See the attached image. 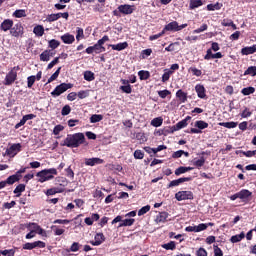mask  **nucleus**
Returning a JSON list of instances; mask_svg holds the SVG:
<instances>
[{
	"mask_svg": "<svg viewBox=\"0 0 256 256\" xmlns=\"http://www.w3.org/2000/svg\"><path fill=\"white\" fill-rule=\"evenodd\" d=\"M85 143V134L75 133L68 134L66 138L61 142L62 147L77 148L79 145Z\"/></svg>",
	"mask_w": 256,
	"mask_h": 256,
	"instance_id": "nucleus-1",
	"label": "nucleus"
},
{
	"mask_svg": "<svg viewBox=\"0 0 256 256\" xmlns=\"http://www.w3.org/2000/svg\"><path fill=\"white\" fill-rule=\"evenodd\" d=\"M55 175H57V169L49 168L38 172L36 174V177H38L39 183H45L46 181H51V179H55Z\"/></svg>",
	"mask_w": 256,
	"mask_h": 256,
	"instance_id": "nucleus-2",
	"label": "nucleus"
},
{
	"mask_svg": "<svg viewBox=\"0 0 256 256\" xmlns=\"http://www.w3.org/2000/svg\"><path fill=\"white\" fill-rule=\"evenodd\" d=\"M73 88V84L71 83H62L60 85H58L54 91L51 92V95H53L54 97H59V95H62V93H65V91H67L68 89Z\"/></svg>",
	"mask_w": 256,
	"mask_h": 256,
	"instance_id": "nucleus-3",
	"label": "nucleus"
},
{
	"mask_svg": "<svg viewBox=\"0 0 256 256\" xmlns=\"http://www.w3.org/2000/svg\"><path fill=\"white\" fill-rule=\"evenodd\" d=\"M185 27H187V24L179 25V23L177 21H172L164 27L163 31H164V33H165V31L176 32V31H181V30L185 29Z\"/></svg>",
	"mask_w": 256,
	"mask_h": 256,
	"instance_id": "nucleus-4",
	"label": "nucleus"
},
{
	"mask_svg": "<svg viewBox=\"0 0 256 256\" xmlns=\"http://www.w3.org/2000/svg\"><path fill=\"white\" fill-rule=\"evenodd\" d=\"M19 151H21V145L19 143L12 144L9 148L6 149L4 156L7 155L8 157H15Z\"/></svg>",
	"mask_w": 256,
	"mask_h": 256,
	"instance_id": "nucleus-5",
	"label": "nucleus"
},
{
	"mask_svg": "<svg viewBox=\"0 0 256 256\" xmlns=\"http://www.w3.org/2000/svg\"><path fill=\"white\" fill-rule=\"evenodd\" d=\"M177 201H186L187 199H193V192L191 191H179L175 194Z\"/></svg>",
	"mask_w": 256,
	"mask_h": 256,
	"instance_id": "nucleus-6",
	"label": "nucleus"
},
{
	"mask_svg": "<svg viewBox=\"0 0 256 256\" xmlns=\"http://www.w3.org/2000/svg\"><path fill=\"white\" fill-rule=\"evenodd\" d=\"M118 11L122 15H131L135 11V6L129 4L120 5L118 6Z\"/></svg>",
	"mask_w": 256,
	"mask_h": 256,
	"instance_id": "nucleus-7",
	"label": "nucleus"
},
{
	"mask_svg": "<svg viewBox=\"0 0 256 256\" xmlns=\"http://www.w3.org/2000/svg\"><path fill=\"white\" fill-rule=\"evenodd\" d=\"M10 35H12V37H21V35H23V25H21V23L15 24L10 30Z\"/></svg>",
	"mask_w": 256,
	"mask_h": 256,
	"instance_id": "nucleus-8",
	"label": "nucleus"
},
{
	"mask_svg": "<svg viewBox=\"0 0 256 256\" xmlns=\"http://www.w3.org/2000/svg\"><path fill=\"white\" fill-rule=\"evenodd\" d=\"M17 79V72L10 71L4 80V85H13Z\"/></svg>",
	"mask_w": 256,
	"mask_h": 256,
	"instance_id": "nucleus-9",
	"label": "nucleus"
},
{
	"mask_svg": "<svg viewBox=\"0 0 256 256\" xmlns=\"http://www.w3.org/2000/svg\"><path fill=\"white\" fill-rule=\"evenodd\" d=\"M103 164V159L101 158H85V165L88 167H95V165Z\"/></svg>",
	"mask_w": 256,
	"mask_h": 256,
	"instance_id": "nucleus-10",
	"label": "nucleus"
},
{
	"mask_svg": "<svg viewBox=\"0 0 256 256\" xmlns=\"http://www.w3.org/2000/svg\"><path fill=\"white\" fill-rule=\"evenodd\" d=\"M12 28H13V20L11 19H5L0 25L1 31H4V32L11 31Z\"/></svg>",
	"mask_w": 256,
	"mask_h": 256,
	"instance_id": "nucleus-11",
	"label": "nucleus"
},
{
	"mask_svg": "<svg viewBox=\"0 0 256 256\" xmlns=\"http://www.w3.org/2000/svg\"><path fill=\"white\" fill-rule=\"evenodd\" d=\"M61 41H63L65 45H73V43H75V36L73 34L66 33L61 36Z\"/></svg>",
	"mask_w": 256,
	"mask_h": 256,
	"instance_id": "nucleus-12",
	"label": "nucleus"
},
{
	"mask_svg": "<svg viewBox=\"0 0 256 256\" xmlns=\"http://www.w3.org/2000/svg\"><path fill=\"white\" fill-rule=\"evenodd\" d=\"M95 241H91V245H93L94 247H99V245H101L103 243V241H105V235H103V233H98L95 235L94 237Z\"/></svg>",
	"mask_w": 256,
	"mask_h": 256,
	"instance_id": "nucleus-13",
	"label": "nucleus"
},
{
	"mask_svg": "<svg viewBox=\"0 0 256 256\" xmlns=\"http://www.w3.org/2000/svg\"><path fill=\"white\" fill-rule=\"evenodd\" d=\"M187 181H191V177H184V178H179L177 180H173L169 183L168 187H179L181 183H186Z\"/></svg>",
	"mask_w": 256,
	"mask_h": 256,
	"instance_id": "nucleus-14",
	"label": "nucleus"
},
{
	"mask_svg": "<svg viewBox=\"0 0 256 256\" xmlns=\"http://www.w3.org/2000/svg\"><path fill=\"white\" fill-rule=\"evenodd\" d=\"M195 91L197 93V96L199 97V99H205V97L207 96L205 94V86L198 84L195 86Z\"/></svg>",
	"mask_w": 256,
	"mask_h": 256,
	"instance_id": "nucleus-15",
	"label": "nucleus"
},
{
	"mask_svg": "<svg viewBox=\"0 0 256 256\" xmlns=\"http://www.w3.org/2000/svg\"><path fill=\"white\" fill-rule=\"evenodd\" d=\"M238 195L239 199H241L242 201H247L249 197L253 195V193L247 189H243L240 192H238Z\"/></svg>",
	"mask_w": 256,
	"mask_h": 256,
	"instance_id": "nucleus-16",
	"label": "nucleus"
},
{
	"mask_svg": "<svg viewBox=\"0 0 256 256\" xmlns=\"http://www.w3.org/2000/svg\"><path fill=\"white\" fill-rule=\"evenodd\" d=\"M110 47L113 49V51H123L129 47V44L127 42H122L118 44H111Z\"/></svg>",
	"mask_w": 256,
	"mask_h": 256,
	"instance_id": "nucleus-17",
	"label": "nucleus"
},
{
	"mask_svg": "<svg viewBox=\"0 0 256 256\" xmlns=\"http://www.w3.org/2000/svg\"><path fill=\"white\" fill-rule=\"evenodd\" d=\"M242 55H253L256 53V44L241 49Z\"/></svg>",
	"mask_w": 256,
	"mask_h": 256,
	"instance_id": "nucleus-18",
	"label": "nucleus"
},
{
	"mask_svg": "<svg viewBox=\"0 0 256 256\" xmlns=\"http://www.w3.org/2000/svg\"><path fill=\"white\" fill-rule=\"evenodd\" d=\"M167 217H169V214L167 212H160L156 216V223H166L167 222Z\"/></svg>",
	"mask_w": 256,
	"mask_h": 256,
	"instance_id": "nucleus-19",
	"label": "nucleus"
},
{
	"mask_svg": "<svg viewBox=\"0 0 256 256\" xmlns=\"http://www.w3.org/2000/svg\"><path fill=\"white\" fill-rule=\"evenodd\" d=\"M203 5V0H190L189 1V9L193 11V9H197Z\"/></svg>",
	"mask_w": 256,
	"mask_h": 256,
	"instance_id": "nucleus-20",
	"label": "nucleus"
},
{
	"mask_svg": "<svg viewBox=\"0 0 256 256\" xmlns=\"http://www.w3.org/2000/svg\"><path fill=\"white\" fill-rule=\"evenodd\" d=\"M21 179V175L14 174L12 176H9L6 180L7 185H13V183H17Z\"/></svg>",
	"mask_w": 256,
	"mask_h": 256,
	"instance_id": "nucleus-21",
	"label": "nucleus"
},
{
	"mask_svg": "<svg viewBox=\"0 0 256 256\" xmlns=\"http://www.w3.org/2000/svg\"><path fill=\"white\" fill-rule=\"evenodd\" d=\"M33 33L36 34L37 37H43V35L45 34V28H43V26L41 25L35 26L33 29Z\"/></svg>",
	"mask_w": 256,
	"mask_h": 256,
	"instance_id": "nucleus-22",
	"label": "nucleus"
},
{
	"mask_svg": "<svg viewBox=\"0 0 256 256\" xmlns=\"http://www.w3.org/2000/svg\"><path fill=\"white\" fill-rule=\"evenodd\" d=\"M187 171H193V167H179L175 170V175H183V173H187Z\"/></svg>",
	"mask_w": 256,
	"mask_h": 256,
	"instance_id": "nucleus-23",
	"label": "nucleus"
},
{
	"mask_svg": "<svg viewBox=\"0 0 256 256\" xmlns=\"http://www.w3.org/2000/svg\"><path fill=\"white\" fill-rule=\"evenodd\" d=\"M223 7V4L217 2L216 4H208L207 9L208 11H219Z\"/></svg>",
	"mask_w": 256,
	"mask_h": 256,
	"instance_id": "nucleus-24",
	"label": "nucleus"
},
{
	"mask_svg": "<svg viewBox=\"0 0 256 256\" xmlns=\"http://www.w3.org/2000/svg\"><path fill=\"white\" fill-rule=\"evenodd\" d=\"M194 127H197L198 129H207L209 127V124L203 120H198L195 122Z\"/></svg>",
	"mask_w": 256,
	"mask_h": 256,
	"instance_id": "nucleus-25",
	"label": "nucleus"
},
{
	"mask_svg": "<svg viewBox=\"0 0 256 256\" xmlns=\"http://www.w3.org/2000/svg\"><path fill=\"white\" fill-rule=\"evenodd\" d=\"M162 248L166 249V251H175L176 244H175L174 241H170V242H168L166 244H163Z\"/></svg>",
	"mask_w": 256,
	"mask_h": 256,
	"instance_id": "nucleus-26",
	"label": "nucleus"
},
{
	"mask_svg": "<svg viewBox=\"0 0 256 256\" xmlns=\"http://www.w3.org/2000/svg\"><path fill=\"white\" fill-rule=\"evenodd\" d=\"M135 223V219L130 218V219H124L122 222L119 224V227H131Z\"/></svg>",
	"mask_w": 256,
	"mask_h": 256,
	"instance_id": "nucleus-27",
	"label": "nucleus"
},
{
	"mask_svg": "<svg viewBox=\"0 0 256 256\" xmlns=\"http://www.w3.org/2000/svg\"><path fill=\"white\" fill-rule=\"evenodd\" d=\"M220 127H226V129H235L237 122H220Z\"/></svg>",
	"mask_w": 256,
	"mask_h": 256,
	"instance_id": "nucleus-28",
	"label": "nucleus"
},
{
	"mask_svg": "<svg viewBox=\"0 0 256 256\" xmlns=\"http://www.w3.org/2000/svg\"><path fill=\"white\" fill-rule=\"evenodd\" d=\"M176 97L182 102L185 103L187 101V93L183 92V90H178L176 93Z\"/></svg>",
	"mask_w": 256,
	"mask_h": 256,
	"instance_id": "nucleus-29",
	"label": "nucleus"
},
{
	"mask_svg": "<svg viewBox=\"0 0 256 256\" xmlns=\"http://www.w3.org/2000/svg\"><path fill=\"white\" fill-rule=\"evenodd\" d=\"M13 17H16V19H21V17H27V12L25 9L16 10L13 13Z\"/></svg>",
	"mask_w": 256,
	"mask_h": 256,
	"instance_id": "nucleus-30",
	"label": "nucleus"
},
{
	"mask_svg": "<svg viewBox=\"0 0 256 256\" xmlns=\"http://www.w3.org/2000/svg\"><path fill=\"white\" fill-rule=\"evenodd\" d=\"M242 239H245V233H240L238 235H234L231 237V243H239V241H242Z\"/></svg>",
	"mask_w": 256,
	"mask_h": 256,
	"instance_id": "nucleus-31",
	"label": "nucleus"
},
{
	"mask_svg": "<svg viewBox=\"0 0 256 256\" xmlns=\"http://www.w3.org/2000/svg\"><path fill=\"white\" fill-rule=\"evenodd\" d=\"M81 39H85V33L83 28L77 27L76 28V40L80 41Z\"/></svg>",
	"mask_w": 256,
	"mask_h": 256,
	"instance_id": "nucleus-32",
	"label": "nucleus"
},
{
	"mask_svg": "<svg viewBox=\"0 0 256 256\" xmlns=\"http://www.w3.org/2000/svg\"><path fill=\"white\" fill-rule=\"evenodd\" d=\"M51 59V52L48 50H45L40 55V61H49Z\"/></svg>",
	"mask_w": 256,
	"mask_h": 256,
	"instance_id": "nucleus-33",
	"label": "nucleus"
},
{
	"mask_svg": "<svg viewBox=\"0 0 256 256\" xmlns=\"http://www.w3.org/2000/svg\"><path fill=\"white\" fill-rule=\"evenodd\" d=\"M99 121H103V115L94 114L90 117V123H99Z\"/></svg>",
	"mask_w": 256,
	"mask_h": 256,
	"instance_id": "nucleus-34",
	"label": "nucleus"
},
{
	"mask_svg": "<svg viewBox=\"0 0 256 256\" xmlns=\"http://www.w3.org/2000/svg\"><path fill=\"white\" fill-rule=\"evenodd\" d=\"M25 191V184H19L15 189L14 193L16 194L17 197H21V193Z\"/></svg>",
	"mask_w": 256,
	"mask_h": 256,
	"instance_id": "nucleus-35",
	"label": "nucleus"
},
{
	"mask_svg": "<svg viewBox=\"0 0 256 256\" xmlns=\"http://www.w3.org/2000/svg\"><path fill=\"white\" fill-rule=\"evenodd\" d=\"M172 73H173L172 70L165 69L164 74L162 75V82L167 83V80L171 77Z\"/></svg>",
	"mask_w": 256,
	"mask_h": 256,
	"instance_id": "nucleus-36",
	"label": "nucleus"
},
{
	"mask_svg": "<svg viewBox=\"0 0 256 256\" xmlns=\"http://www.w3.org/2000/svg\"><path fill=\"white\" fill-rule=\"evenodd\" d=\"M84 79H85V81H94L95 74L91 71H86V72H84Z\"/></svg>",
	"mask_w": 256,
	"mask_h": 256,
	"instance_id": "nucleus-37",
	"label": "nucleus"
},
{
	"mask_svg": "<svg viewBox=\"0 0 256 256\" xmlns=\"http://www.w3.org/2000/svg\"><path fill=\"white\" fill-rule=\"evenodd\" d=\"M138 76L141 79V81H146L150 77L149 71L141 70L138 72Z\"/></svg>",
	"mask_w": 256,
	"mask_h": 256,
	"instance_id": "nucleus-38",
	"label": "nucleus"
},
{
	"mask_svg": "<svg viewBox=\"0 0 256 256\" xmlns=\"http://www.w3.org/2000/svg\"><path fill=\"white\" fill-rule=\"evenodd\" d=\"M81 248V245L79 244V242H74L71 246L69 250H66L67 253H69V251H72V253H77V251H79V249Z\"/></svg>",
	"mask_w": 256,
	"mask_h": 256,
	"instance_id": "nucleus-39",
	"label": "nucleus"
},
{
	"mask_svg": "<svg viewBox=\"0 0 256 256\" xmlns=\"http://www.w3.org/2000/svg\"><path fill=\"white\" fill-rule=\"evenodd\" d=\"M188 71L195 75V77H201V75H203V72L200 69H197L196 67H190Z\"/></svg>",
	"mask_w": 256,
	"mask_h": 256,
	"instance_id": "nucleus-40",
	"label": "nucleus"
},
{
	"mask_svg": "<svg viewBox=\"0 0 256 256\" xmlns=\"http://www.w3.org/2000/svg\"><path fill=\"white\" fill-rule=\"evenodd\" d=\"M244 75H251L252 77H255V75H256V66L248 67V69L244 72Z\"/></svg>",
	"mask_w": 256,
	"mask_h": 256,
	"instance_id": "nucleus-41",
	"label": "nucleus"
},
{
	"mask_svg": "<svg viewBox=\"0 0 256 256\" xmlns=\"http://www.w3.org/2000/svg\"><path fill=\"white\" fill-rule=\"evenodd\" d=\"M151 125L153 127H161V125H163V118H154L151 121Z\"/></svg>",
	"mask_w": 256,
	"mask_h": 256,
	"instance_id": "nucleus-42",
	"label": "nucleus"
},
{
	"mask_svg": "<svg viewBox=\"0 0 256 256\" xmlns=\"http://www.w3.org/2000/svg\"><path fill=\"white\" fill-rule=\"evenodd\" d=\"M59 19V14H50L46 17L47 23H53V21H57Z\"/></svg>",
	"mask_w": 256,
	"mask_h": 256,
	"instance_id": "nucleus-43",
	"label": "nucleus"
},
{
	"mask_svg": "<svg viewBox=\"0 0 256 256\" xmlns=\"http://www.w3.org/2000/svg\"><path fill=\"white\" fill-rule=\"evenodd\" d=\"M241 93L242 95H253V93H255V88L254 87L243 88Z\"/></svg>",
	"mask_w": 256,
	"mask_h": 256,
	"instance_id": "nucleus-44",
	"label": "nucleus"
},
{
	"mask_svg": "<svg viewBox=\"0 0 256 256\" xmlns=\"http://www.w3.org/2000/svg\"><path fill=\"white\" fill-rule=\"evenodd\" d=\"M57 193H63V189H59V188H50L46 191V195H55Z\"/></svg>",
	"mask_w": 256,
	"mask_h": 256,
	"instance_id": "nucleus-45",
	"label": "nucleus"
},
{
	"mask_svg": "<svg viewBox=\"0 0 256 256\" xmlns=\"http://www.w3.org/2000/svg\"><path fill=\"white\" fill-rule=\"evenodd\" d=\"M90 90H81L77 93L79 99H87L89 97Z\"/></svg>",
	"mask_w": 256,
	"mask_h": 256,
	"instance_id": "nucleus-46",
	"label": "nucleus"
},
{
	"mask_svg": "<svg viewBox=\"0 0 256 256\" xmlns=\"http://www.w3.org/2000/svg\"><path fill=\"white\" fill-rule=\"evenodd\" d=\"M149 211H151V206L146 205L138 211V216L141 217L142 215H145V213H149Z\"/></svg>",
	"mask_w": 256,
	"mask_h": 256,
	"instance_id": "nucleus-47",
	"label": "nucleus"
},
{
	"mask_svg": "<svg viewBox=\"0 0 256 256\" xmlns=\"http://www.w3.org/2000/svg\"><path fill=\"white\" fill-rule=\"evenodd\" d=\"M61 73V67H59L55 73L48 79L47 83H52V81H55L57 77H59V74Z\"/></svg>",
	"mask_w": 256,
	"mask_h": 256,
	"instance_id": "nucleus-48",
	"label": "nucleus"
},
{
	"mask_svg": "<svg viewBox=\"0 0 256 256\" xmlns=\"http://www.w3.org/2000/svg\"><path fill=\"white\" fill-rule=\"evenodd\" d=\"M187 126V119H184L176 124V130L179 131V129H185Z\"/></svg>",
	"mask_w": 256,
	"mask_h": 256,
	"instance_id": "nucleus-49",
	"label": "nucleus"
},
{
	"mask_svg": "<svg viewBox=\"0 0 256 256\" xmlns=\"http://www.w3.org/2000/svg\"><path fill=\"white\" fill-rule=\"evenodd\" d=\"M94 49V53H103L105 51V47L100 46L99 44H95L94 46H92Z\"/></svg>",
	"mask_w": 256,
	"mask_h": 256,
	"instance_id": "nucleus-50",
	"label": "nucleus"
},
{
	"mask_svg": "<svg viewBox=\"0 0 256 256\" xmlns=\"http://www.w3.org/2000/svg\"><path fill=\"white\" fill-rule=\"evenodd\" d=\"M55 181H56V185L59 184V185H62V187H65V185H67V179L63 177H57Z\"/></svg>",
	"mask_w": 256,
	"mask_h": 256,
	"instance_id": "nucleus-51",
	"label": "nucleus"
},
{
	"mask_svg": "<svg viewBox=\"0 0 256 256\" xmlns=\"http://www.w3.org/2000/svg\"><path fill=\"white\" fill-rule=\"evenodd\" d=\"M59 45H61V43H59V41L52 39L49 41V47H51V49H57V47H59Z\"/></svg>",
	"mask_w": 256,
	"mask_h": 256,
	"instance_id": "nucleus-52",
	"label": "nucleus"
},
{
	"mask_svg": "<svg viewBox=\"0 0 256 256\" xmlns=\"http://www.w3.org/2000/svg\"><path fill=\"white\" fill-rule=\"evenodd\" d=\"M64 129H65V127H64L63 125H61V124L56 125V126L54 127L53 133H54L55 135H59V133H61V131H63Z\"/></svg>",
	"mask_w": 256,
	"mask_h": 256,
	"instance_id": "nucleus-53",
	"label": "nucleus"
},
{
	"mask_svg": "<svg viewBox=\"0 0 256 256\" xmlns=\"http://www.w3.org/2000/svg\"><path fill=\"white\" fill-rule=\"evenodd\" d=\"M120 89H121V91H123V93H127V94H130L133 91L130 84H128L126 86H121Z\"/></svg>",
	"mask_w": 256,
	"mask_h": 256,
	"instance_id": "nucleus-54",
	"label": "nucleus"
},
{
	"mask_svg": "<svg viewBox=\"0 0 256 256\" xmlns=\"http://www.w3.org/2000/svg\"><path fill=\"white\" fill-rule=\"evenodd\" d=\"M69 113H71V106H70V105H65V106L62 108L61 114H62L63 116H65V115H69Z\"/></svg>",
	"mask_w": 256,
	"mask_h": 256,
	"instance_id": "nucleus-55",
	"label": "nucleus"
},
{
	"mask_svg": "<svg viewBox=\"0 0 256 256\" xmlns=\"http://www.w3.org/2000/svg\"><path fill=\"white\" fill-rule=\"evenodd\" d=\"M208 26L207 24H203L200 28H197L193 31L195 34L203 33V31H207Z\"/></svg>",
	"mask_w": 256,
	"mask_h": 256,
	"instance_id": "nucleus-56",
	"label": "nucleus"
},
{
	"mask_svg": "<svg viewBox=\"0 0 256 256\" xmlns=\"http://www.w3.org/2000/svg\"><path fill=\"white\" fill-rule=\"evenodd\" d=\"M39 227L40 226L35 224V223H31V224L28 225V229H29V231H32V233L37 232Z\"/></svg>",
	"mask_w": 256,
	"mask_h": 256,
	"instance_id": "nucleus-57",
	"label": "nucleus"
},
{
	"mask_svg": "<svg viewBox=\"0 0 256 256\" xmlns=\"http://www.w3.org/2000/svg\"><path fill=\"white\" fill-rule=\"evenodd\" d=\"M35 76H30V77H28L27 78V85H28V87H29V89H31L32 87H33V85H34V83H35Z\"/></svg>",
	"mask_w": 256,
	"mask_h": 256,
	"instance_id": "nucleus-58",
	"label": "nucleus"
},
{
	"mask_svg": "<svg viewBox=\"0 0 256 256\" xmlns=\"http://www.w3.org/2000/svg\"><path fill=\"white\" fill-rule=\"evenodd\" d=\"M1 254L4 256H14L15 255V250L10 249V250H3L1 251Z\"/></svg>",
	"mask_w": 256,
	"mask_h": 256,
	"instance_id": "nucleus-59",
	"label": "nucleus"
},
{
	"mask_svg": "<svg viewBox=\"0 0 256 256\" xmlns=\"http://www.w3.org/2000/svg\"><path fill=\"white\" fill-rule=\"evenodd\" d=\"M134 157L135 159H143V157H145V154H143L141 150H136L134 152Z\"/></svg>",
	"mask_w": 256,
	"mask_h": 256,
	"instance_id": "nucleus-60",
	"label": "nucleus"
},
{
	"mask_svg": "<svg viewBox=\"0 0 256 256\" xmlns=\"http://www.w3.org/2000/svg\"><path fill=\"white\" fill-rule=\"evenodd\" d=\"M207 227H208L207 224H199L198 226H196V233H200V231H205Z\"/></svg>",
	"mask_w": 256,
	"mask_h": 256,
	"instance_id": "nucleus-61",
	"label": "nucleus"
},
{
	"mask_svg": "<svg viewBox=\"0 0 256 256\" xmlns=\"http://www.w3.org/2000/svg\"><path fill=\"white\" fill-rule=\"evenodd\" d=\"M77 97H78V94L76 92H71L68 94L67 99L68 101H75Z\"/></svg>",
	"mask_w": 256,
	"mask_h": 256,
	"instance_id": "nucleus-62",
	"label": "nucleus"
},
{
	"mask_svg": "<svg viewBox=\"0 0 256 256\" xmlns=\"http://www.w3.org/2000/svg\"><path fill=\"white\" fill-rule=\"evenodd\" d=\"M197 256H207V250H205L204 248H199L196 252Z\"/></svg>",
	"mask_w": 256,
	"mask_h": 256,
	"instance_id": "nucleus-63",
	"label": "nucleus"
},
{
	"mask_svg": "<svg viewBox=\"0 0 256 256\" xmlns=\"http://www.w3.org/2000/svg\"><path fill=\"white\" fill-rule=\"evenodd\" d=\"M214 256H223V251L221 250V248L214 246Z\"/></svg>",
	"mask_w": 256,
	"mask_h": 256,
	"instance_id": "nucleus-64",
	"label": "nucleus"
}]
</instances>
